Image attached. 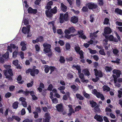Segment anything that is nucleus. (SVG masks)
Here are the masks:
<instances>
[{"label":"nucleus","mask_w":122,"mask_h":122,"mask_svg":"<svg viewBox=\"0 0 122 122\" xmlns=\"http://www.w3.org/2000/svg\"><path fill=\"white\" fill-rule=\"evenodd\" d=\"M7 70H4L3 71V72L4 75L6 77V78H8L9 80H11L12 78L11 76H12L13 75V72L12 70L11 69H10L8 70V72L10 75H9L8 74Z\"/></svg>","instance_id":"1"},{"label":"nucleus","mask_w":122,"mask_h":122,"mask_svg":"<svg viewBox=\"0 0 122 122\" xmlns=\"http://www.w3.org/2000/svg\"><path fill=\"white\" fill-rule=\"evenodd\" d=\"M26 72L27 73L30 72L31 75L34 76H35V74H38L39 71L37 69H35L34 67L33 69H30L27 70Z\"/></svg>","instance_id":"2"},{"label":"nucleus","mask_w":122,"mask_h":122,"mask_svg":"<svg viewBox=\"0 0 122 122\" xmlns=\"http://www.w3.org/2000/svg\"><path fill=\"white\" fill-rule=\"evenodd\" d=\"M43 46L44 48L43 50L46 52H48L51 50V46L50 45L47 43H45L43 44Z\"/></svg>","instance_id":"3"},{"label":"nucleus","mask_w":122,"mask_h":122,"mask_svg":"<svg viewBox=\"0 0 122 122\" xmlns=\"http://www.w3.org/2000/svg\"><path fill=\"white\" fill-rule=\"evenodd\" d=\"M76 30L74 27H71L68 29H66L65 31V33L66 34H70V33L74 32Z\"/></svg>","instance_id":"4"},{"label":"nucleus","mask_w":122,"mask_h":122,"mask_svg":"<svg viewBox=\"0 0 122 122\" xmlns=\"http://www.w3.org/2000/svg\"><path fill=\"white\" fill-rule=\"evenodd\" d=\"M27 28L25 27H23L22 28V32L25 34H28L30 31V25H27Z\"/></svg>","instance_id":"5"},{"label":"nucleus","mask_w":122,"mask_h":122,"mask_svg":"<svg viewBox=\"0 0 122 122\" xmlns=\"http://www.w3.org/2000/svg\"><path fill=\"white\" fill-rule=\"evenodd\" d=\"M57 110L59 112H62L63 111V108L62 104H57L56 106Z\"/></svg>","instance_id":"6"},{"label":"nucleus","mask_w":122,"mask_h":122,"mask_svg":"<svg viewBox=\"0 0 122 122\" xmlns=\"http://www.w3.org/2000/svg\"><path fill=\"white\" fill-rule=\"evenodd\" d=\"M88 6L89 9H95L97 6V5L92 3H88Z\"/></svg>","instance_id":"7"},{"label":"nucleus","mask_w":122,"mask_h":122,"mask_svg":"<svg viewBox=\"0 0 122 122\" xmlns=\"http://www.w3.org/2000/svg\"><path fill=\"white\" fill-rule=\"evenodd\" d=\"M94 70L96 77L98 76L99 77H101L102 76V72L101 71H98L96 69H94Z\"/></svg>","instance_id":"8"},{"label":"nucleus","mask_w":122,"mask_h":122,"mask_svg":"<svg viewBox=\"0 0 122 122\" xmlns=\"http://www.w3.org/2000/svg\"><path fill=\"white\" fill-rule=\"evenodd\" d=\"M112 32L111 29L108 27H105L104 29V34H109Z\"/></svg>","instance_id":"9"},{"label":"nucleus","mask_w":122,"mask_h":122,"mask_svg":"<svg viewBox=\"0 0 122 122\" xmlns=\"http://www.w3.org/2000/svg\"><path fill=\"white\" fill-rule=\"evenodd\" d=\"M78 33L79 34L80 36L79 37H81L82 38L84 39H85L86 38V36L85 35H83V31L82 30H80L78 31Z\"/></svg>","instance_id":"10"},{"label":"nucleus","mask_w":122,"mask_h":122,"mask_svg":"<svg viewBox=\"0 0 122 122\" xmlns=\"http://www.w3.org/2000/svg\"><path fill=\"white\" fill-rule=\"evenodd\" d=\"M29 13H33L36 14L37 12V10L36 9H33L30 7L28 10Z\"/></svg>","instance_id":"11"},{"label":"nucleus","mask_w":122,"mask_h":122,"mask_svg":"<svg viewBox=\"0 0 122 122\" xmlns=\"http://www.w3.org/2000/svg\"><path fill=\"white\" fill-rule=\"evenodd\" d=\"M112 71L114 74L116 75L118 77L120 76L121 74V71L118 70L114 69L113 71Z\"/></svg>","instance_id":"12"},{"label":"nucleus","mask_w":122,"mask_h":122,"mask_svg":"<svg viewBox=\"0 0 122 122\" xmlns=\"http://www.w3.org/2000/svg\"><path fill=\"white\" fill-rule=\"evenodd\" d=\"M71 21L73 23H75L78 21V18L75 16H73L71 18Z\"/></svg>","instance_id":"13"},{"label":"nucleus","mask_w":122,"mask_h":122,"mask_svg":"<svg viewBox=\"0 0 122 122\" xmlns=\"http://www.w3.org/2000/svg\"><path fill=\"white\" fill-rule=\"evenodd\" d=\"M94 118L99 121L101 122L103 121L102 117L100 116L96 115L95 116Z\"/></svg>","instance_id":"14"},{"label":"nucleus","mask_w":122,"mask_h":122,"mask_svg":"<svg viewBox=\"0 0 122 122\" xmlns=\"http://www.w3.org/2000/svg\"><path fill=\"white\" fill-rule=\"evenodd\" d=\"M112 52L116 56H119V51L117 49L115 48L113 49Z\"/></svg>","instance_id":"15"},{"label":"nucleus","mask_w":122,"mask_h":122,"mask_svg":"<svg viewBox=\"0 0 122 122\" xmlns=\"http://www.w3.org/2000/svg\"><path fill=\"white\" fill-rule=\"evenodd\" d=\"M82 72L84 73L85 75L86 76H88L90 75L89 72L87 69L83 70L82 71Z\"/></svg>","instance_id":"16"},{"label":"nucleus","mask_w":122,"mask_h":122,"mask_svg":"<svg viewBox=\"0 0 122 122\" xmlns=\"http://www.w3.org/2000/svg\"><path fill=\"white\" fill-rule=\"evenodd\" d=\"M105 69L107 72H110L112 70V68L111 66H106L105 67Z\"/></svg>","instance_id":"17"},{"label":"nucleus","mask_w":122,"mask_h":122,"mask_svg":"<svg viewBox=\"0 0 122 122\" xmlns=\"http://www.w3.org/2000/svg\"><path fill=\"white\" fill-rule=\"evenodd\" d=\"M103 90L106 92L110 91V88L108 86L104 85L102 87Z\"/></svg>","instance_id":"18"},{"label":"nucleus","mask_w":122,"mask_h":122,"mask_svg":"<svg viewBox=\"0 0 122 122\" xmlns=\"http://www.w3.org/2000/svg\"><path fill=\"white\" fill-rule=\"evenodd\" d=\"M61 5L62 10L63 11H66L67 10V7L62 3H61Z\"/></svg>","instance_id":"19"},{"label":"nucleus","mask_w":122,"mask_h":122,"mask_svg":"<svg viewBox=\"0 0 122 122\" xmlns=\"http://www.w3.org/2000/svg\"><path fill=\"white\" fill-rule=\"evenodd\" d=\"M76 98L80 100H82L83 99V97L79 94H76Z\"/></svg>","instance_id":"20"},{"label":"nucleus","mask_w":122,"mask_h":122,"mask_svg":"<svg viewBox=\"0 0 122 122\" xmlns=\"http://www.w3.org/2000/svg\"><path fill=\"white\" fill-rule=\"evenodd\" d=\"M45 13L47 16L48 17H51L52 15V14L49 12V10H46Z\"/></svg>","instance_id":"21"},{"label":"nucleus","mask_w":122,"mask_h":122,"mask_svg":"<svg viewBox=\"0 0 122 122\" xmlns=\"http://www.w3.org/2000/svg\"><path fill=\"white\" fill-rule=\"evenodd\" d=\"M56 7H55L53 9H51L50 10V12L51 13L55 14L57 12Z\"/></svg>","instance_id":"22"},{"label":"nucleus","mask_w":122,"mask_h":122,"mask_svg":"<svg viewBox=\"0 0 122 122\" xmlns=\"http://www.w3.org/2000/svg\"><path fill=\"white\" fill-rule=\"evenodd\" d=\"M78 53L80 55V58L81 59H83L84 56L83 55V52L82 50H80L78 52Z\"/></svg>","instance_id":"23"},{"label":"nucleus","mask_w":122,"mask_h":122,"mask_svg":"<svg viewBox=\"0 0 122 122\" xmlns=\"http://www.w3.org/2000/svg\"><path fill=\"white\" fill-rule=\"evenodd\" d=\"M18 102H14L13 104V108L14 109L17 108L18 107Z\"/></svg>","instance_id":"24"},{"label":"nucleus","mask_w":122,"mask_h":122,"mask_svg":"<svg viewBox=\"0 0 122 122\" xmlns=\"http://www.w3.org/2000/svg\"><path fill=\"white\" fill-rule=\"evenodd\" d=\"M64 21L63 15V14H61L60 17V22L61 23H63Z\"/></svg>","instance_id":"25"},{"label":"nucleus","mask_w":122,"mask_h":122,"mask_svg":"<svg viewBox=\"0 0 122 122\" xmlns=\"http://www.w3.org/2000/svg\"><path fill=\"white\" fill-rule=\"evenodd\" d=\"M116 12L119 14L121 15L122 13V10L118 8H117L115 10Z\"/></svg>","instance_id":"26"},{"label":"nucleus","mask_w":122,"mask_h":122,"mask_svg":"<svg viewBox=\"0 0 122 122\" xmlns=\"http://www.w3.org/2000/svg\"><path fill=\"white\" fill-rule=\"evenodd\" d=\"M18 52V47H17V49H16L15 51L13 53V56L14 58L16 57Z\"/></svg>","instance_id":"27"},{"label":"nucleus","mask_w":122,"mask_h":122,"mask_svg":"<svg viewBox=\"0 0 122 122\" xmlns=\"http://www.w3.org/2000/svg\"><path fill=\"white\" fill-rule=\"evenodd\" d=\"M90 103L91 105V106L92 107H94L96 106L97 104V103L94 102L93 101H90Z\"/></svg>","instance_id":"28"},{"label":"nucleus","mask_w":122,"mask_h":122,"mask_svg":"<svg viewBox=\"0 0 122 122\" xmlns=\"http://www.w3.org/2000/svg\"><path fill=\"white\" fill-rule=\"evenodd\" d=\"M69 113L68 114V115L69 116H70L71 115L72 113H75L74 109L72 108H69Z\"/></svg>","instance_id":"29"},{"label":"nucleus","mask_w":122,"mask_h":122,"mask_svg":"<svg viewBox=\"0 0 122 122\" xmlns=\"http://www.w3.org/2000/svg\"><path fill=\"white\" fill-rule=\"evenodd\" d=\"M44 117L45 118L50 119V114L48 112L46 113L45 114Z\"/></svg>","instance_id":"30"},{"label":"nucleus","mask_w":122,"mask_h":122,"mask_svg":"<svg viewBox=\"0 0 122 122\" xmlns=\"http://www.w3.org/2000/svg\"><path fill=\"white\" fill-rule=\"evenodd\" d=\"M64 20L65 21H67L68 19V14L67 12H66L64 16Z\"/></svg>","instance_id":"31"},{"label":"nucleus","mask_w":122,"mask_h":122,"mask_svg":"<svg viewBox=\"0 0 122 122\" xmlns=\"http://www.w3.org/2000/svg\"><path fill=\"white\" fill-rule=\"evenodd\" d=\"M9 53L8 52H7L4 55H3L2 56L6 59L8 58L9 56Z\"/></svg>","instance_id":"32"},{"label":"nucleus","mask_w":122,"mask_h":122,"mask_svg":"<svg viewBox=\"0 0 122 122\" xmlns=\"http://www.w3.org/2000/svg\"><path fill=\"white\" fill-rule=\"evenodd\" d=\"M88 49L90 51V52L92 54H94L96 53L97 52L95 50H92L90 48H88Z\"/></svg>","instance_id":"33"},{"label":"nucleus","mask_w":122,"mask_h":122,"mask_svg":"<svg viewBox=\"0 0 122 122\" xmlns=\"http://www.w3.org/2000/svg\"><path fill=\"white\" fill-rule=\"evenodd\" d=\"M99 53L101 55L105 56L106 55V54L105 53L104 51V50L102 49V50H100L99 51Z\"/></svg>","instance_id":"34"},{"label":"nucleus","mask_w":122,"mask_h":122,"mask_svg":"<svg viewBox=\"0 0 122 122\" xmlns=\"http://www.w3.org/2000/svg\"><path fill=\"white\" fill-rule=\"evenodd\" d=\"M72 68L74 69H76L77 70H78L80 68V66L78 65H73L72 66Z\"/></svg>","instance_id":"35"},{"label":"nucleus","mask_w":122,"mask_h":122,"mask_svg":"<svg viewBox=\"0 0 122 122\" xmlns=\"http://www.w3.org/2000/svg\"><path fill=\"white\" fill-rule=\"evenodd\" d=\"M12 118L13 119H15V120L18 121H20V119L18 117L15 116H12Z\"/></svg>","instance_id":"36"},{"label":"nucleus","mask_w":122,"mask_h":122,"mask_svg":"<svg viewBox=\"0 0 122 122\" xmlns=\"http://www.w3.org/2000/svg\"><path fill=\"white\" fill-rule=\"evenodd\" d=\"M81 108V107L80 106H76L75 109V111L77 112L79 111Z\"/></svg>","instance_id":"37"},{"label":"nucleus","mask_w":122,"mask_h":122,"mask_svg":"<svg viewBox=\"0 0 122 122\" xmlns=\"http://www.w3.org/2000/svg\"><path fill=\"white\" fill-rule=\"evenodd\" d=\"M66 48L67 50H68L70 49L71 46L70 44L68 43H67L66 44Z\"/></svg>","instance_id":"38"},{"label":"nucleus","mask_w":122,"mask_h":122,"mask_svg":"<svg viewBox=\"0 0 122 122\" xmlns=\"http://www.w3.org/2000/svg\"><path fill=\"white\" fill-rule=\"evenodd\" d=\"M55 50L58 53L61 52V49L59 47H57L55 48Z\"/></svg>","instance_id":"39"},{"label":"nucleus","mask_w":122,"mask_h":122,"mask_svg":"<svg viewBox=\"0 0 122 122\" xmlns=\"http://www.w3.org/2000/svg\"><path fill=\"white\" fill-rule=\"evenodd\" d=\"M52 102L55 104H56L58 102V100L56 98H54L52 99Z\"/></svg>","instance_id":"40"},{"label":"nucleus","mask_w":122,"mask_h":122,"mask_svg":"<svg viewBox=\"0 0 122 122\" xmlns=\"http://www.w3.org/2000/svg\"><path fill=\"white\" fill-rule=\"evenodd\" d=\"M19 54L21 58L23 59L24 58V53L22 51H20L19 52Z\"/></svg>","instance_id":"41"},{"label":"nucleus","mask_w":122,"mask_h":122,"mask_svg":"<svg viewBox=\"0 0 122 122\" xmlns=\"http://www.w3.org/2000/svg\"><path fill=\"white\" fill-rule=\"evenodd\" d=\"M109 20L107 18H106L104 20V22L103 23L104 24H108V22Z\"/></svg>","instance_id":"42"},{"label":"nucleus","mask_w":122,"mask_h":122,"mask_svg":"<svg viewBox=\"0 0 122 122\" xmlns=\"http://www.w3.org/2000/svg\"><path fill=\"white\" fill-rule=\"evenodd\" d=\"M60 61L61 63H64L65 61V60L64 57L63 56H61L60 60Z\"/></svg>","instance_id":"43"},{"label":"nucleus","mask_w":122,"mask_h":122,"mask_svg":"<svg viewBox=\"0 0 122 122\" xmlns=\"http://www.w3.org/2000/svg\"><path fill=\"white\" fill-rule=\"evenodd\" d=\"M30 91H29L26 90L25 91L23 92V94L27 96L30 93Z\"/></svg>","instance_id":"44"},{"label":"nucleus","mask_w":122,"mask_h":122,"mask_svg":"<svg viewBox=\"0 0 122 122\" xmlns=\"http://www.w3.org/2000/svg\"><path fill=\"white\" fill-rule=\"evenodd\" d=\"M48 52L46 53H48V54H47V55L49 57H51L52 55V52H51V50H50V51H48Z\"/></svg>","instance_id":"45"},{"label":"nucleus","mask_w":122,"mask_h":122,"mask_svg":"<svg viewBox=\"0 0 122 122\" xmlns=\"http://www.w3.org/2000/svg\"><path fill=\"white\" fill-rule=\"evenodd\" d=\"M83 95L86 98H90V95L84 92L83 93Z\"/></svg>","instance_id":"46"},{"label":"nucleus","mask_w":122,"mask_h":122,"mask_svg":"<svg viewBox=\"0 0 122 122\" xmlns=\"http://www.w3.org/2000/svg\"><path fill=\"white\" fill-rule=\"evenodd\" d=\"M75 49L76 52H78L80 51V48L79 46H76L75 47Z\"/></svg>","instance_id":"47"},{"label":"nucleus","mask_w":122,"mask_h":122,"mask_svg":"<svg viewBox=\"0 0 122 122\" xmlns=\"http://www.w3.org/2000/svg\"><path fill=\"white\" fill-rule=\"evenodd\" d=\"M38 39V42H41L43 41V37L42 36H40L38 38H37Z\"/></svg>","instance_id":"48"},{"label":"nucleus","mask_w":122,"mask_h":122,"mask_svg":"<svg viewBox=\"0 0 122 122\" xmlns=\"http://www.w3.org/2000/svg\"><path fill=\"white\" fill-rule=\"evenodd\" d=\"M118 93L119 94L118 95V96L119 98H120L121 97V95H122V92L120 90H119L118 91Z\"/></svg>","instance_id":"49"},{"label":"nucleus","mask_w":122,"mask_h":122,"mask_svg":"<svg viewBox=\"0 0 122 122\" xmlns=\"http://www.w3.org/2000/svg\"><path fill=\"white\" fill-rule=\"evenodd\" d=\"M33 82L32 81L31 82V83H28L27 84V86L28 87L32 86L33 84Z\"/></svg>","instance_id":"50"},{"label":"nucleus","mask_w":122,"mask_h":122,"mask_svg":"<svg viewBox=\"0 0 122 122\" xmlns=\"http://www.w3.org/2000/svg\"><path fill=\"white\" fill-rule=\"evenodd\" d=\"M93 59L96 61H97L99 59L98 56L96 55H94L93 56Z\"/></svg>","instance_id":"51"},{"label":"nucleus","mask_w":122,"mask_h":122,"mask_svg":"<svg viewBox=\"0 0 122 122\" xmlns=\"http://www.w3.org/2000/svg\"><path fill=\"white\" fill-rule=\"evenodd\" d=\"M108 39L110 41H113L114 40V38L113 36L112 35H111L109 37L108 36Z\"/></svg>","instance_id":"52"},{"label":"nucleus","mask_w":122,"mask_h":122,"mask_svg":"<svg viewBox=\"0 0 122 122\" xmlns=\"http://www.w3.org/2000/svg\"><path fill=\"white\" fill-rule=\"evenodd\" d=\"M18 60H16L13 61V64L15 66H17L18 64Z\"/></svg>","instance_id":"53"},{"label":"nucleus","mask_w":122,"mask_h":122,"mask_svg":"<svg viewBox=\"0 0 122 122\" xmlns=\"http://www.w3.org/2000/svg\"><path fill=\"white\" fill-rule=\"evenodd\" d=\"M11 96V94L10 92L7 93L5 95V97L6 98L10 97Z\"/></svg>","instance_id":"54"},{"label":"nucleus","mask_w":122,"mask_h":122,"mask_svg":"<svg viewBox=\"0 0 122 122\" xmlns=\"http://www.w3.org/2000/svg\"><path fill=\"white\" fill-rule=\"evenodd\" d=\"M4 67L7 69V70H9L10 69L11 66L10 65H5L4 66Z\"/></svg>","instance_id":"55"},{"label":"nucleus","mask_w":122,"mask_h":122,"mask_svg":"<svg viewBox=\"0 0 122 122\" xmlns=\"http://www.w3.org/2000/svg\"><path fill=\"white\" fill-rule=\"evenodd\" d=\"M53 88V86L52 84H50L49 86L48 87V89L50 91H51Z\"/></svg>","instance_id":"56"},{"label":"nucleus","mask_w":122,"mask_h":122,"mask_svg":"<svg viewBox=\"0 0 122 122\" xmlns=\"http://www.w3.org/2000/svg\"><path fill=\"white\" fill-rule=\"evenodd\" d=\"M50 70V67H46L45 68V72L47 73Z\"/></svg>","instance_id":"57"},{"label":"nucleus","mask_w":122,"mask_h":122,"mask_svg":"<svg viewBox=\"0 0 122 122\" xmlns=\"http://www.w3.org/2000/svg\"><path fill=\"white\" fill-rule=\"evenodd\" d=\"M33 113L34 114V117L35 118H36L38 117V113L36 112H33Z\"/></svg>","instance_id":"58"},{"label":"nucleus","mask_w":122,"mask_h":122,"mask_svg":"<svg viewBox=\"0 0 122 122\" xmlns=\"http://www.w3.org/2000/svg\"><path fill=\"white\" fill-rule=\"evenodd\" d=\"M32 122L33 120L32 119L29 120L28 119H26L23 121V122Z\"/></svg>","instance_id":"59"},{"label":"nucleus","mask_w":122,"mask_h":122,"mask_svg":"<svg viewBox=\"0 0 122 122\" xmlns=\"http://www.w3.org/2000/svg\"><path fill=\"white\" fill-rule=\"evenodd\" d=\"M79 77L81 79H82L84 76V75L83 73H80L79 74Z\"/></svg>","instance_id":"60"},{"label":"nucleus","mask_w":122,"mask_h":122,"mask_svg":"<svg viewBox=\"0 0 122 122\" xmlns=\"http://www.w3.org/2000/svg\"><path fill=\"white\" fill-rule=\"evenodd\" d=\"M65 87L64 86H60V87L58 88V89L60 90L61 91L65 89Z\"/></svg>","instance_id":"61"},{"label":"nucleus","mask_w":122,"mask_h":122,"mask_svg":"<svg viewBox=\"0 0 122 122\" xmlns=\"http://www.w3.org/2000/svg\"><path fill=\"white\" fill-rule=\"evenodd\" d=\"M99 77L98 76L96 77L95 78V79H92V81L94 82H96L97 81L99 80Z\"/></svg>","instance_id":"62"},{"label":"nucleus","mask_w":122,"mask_h":122,"mask_svg":"<svg viewBox=\"0 0 122 122\" xmlns=\"http://www.w3.org/2000/svg\"><path fill=\"white\" fill-rule=\"evenodd\" d=\"M35 47L36 51H38L39 50L40 47L38 45H36L35 46Z\"/></svg>","instance_id":"63"},{"label":"nucleus","mask_w":122,"mask_h":122,"mask_svg":"<svg viewBox=\"0 0 122 122\" xmlns=\"http://www.w3.org/2000/svg\"><path fill=\"white\" fill-rule=\"evenodd\" d=\"M22 104L24 107H27V103L25 101L23 102L22 103Z\"/></svg>","instance_id":"64"}]
</instances>
